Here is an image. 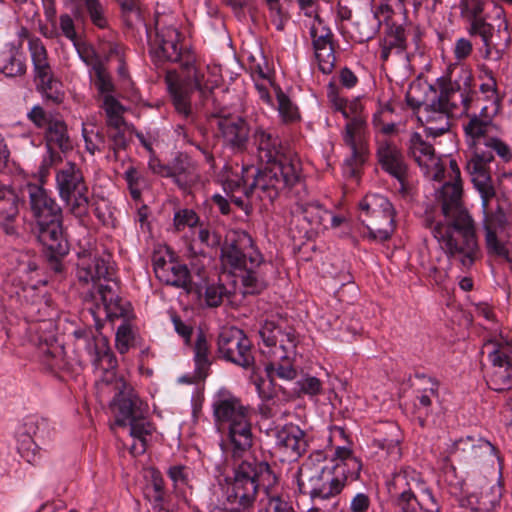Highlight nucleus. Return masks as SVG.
I'll list each match as a JSON object with an SVG mask.
<instances>
[{"mask_svg": "<svg viewBox=\"0 0 512 512\" xmlns=\"http://www.w3.org/2000/svg\"><path fill=\"white\" fill-rule=\"evenodd\" d=\"M174 226L177 231L185 227L193 228L199 224V217L192 209H181L174 215Z\"/></svg>", "mask_w": 512, "mask_h": 512, "instance_id": "57", "label": "nucleus"}, {"mask_svg": "<svg viewBox=\"0 0 512 512\" xmlns=\"http://www.w3.org/2000/svg\"><path fill=\"white\" fill-rule=\"evenodd\" d=\"M170 178L179 189L189 191L200 180L197 163L187 154L178 153L171 160Z\"/></svg>", "mask_w": 512, "mask_h": 512, "instance_id": "30", "label": "nucleus"}, {"mask_svg": "<svg viewBox=\"0 0 512 512\" xmlns=\"http://www.w3.org/2000/svg\"><path fill=\"white\" fill-rule=\"evenodd\" d=\"M484 145L494 150L505 161L511 158L509 147L503 141L494 136L488 138V140L485 141Z\"/></svg>", "mask_w": 512, "mask_h": 512, "instance_id": "64", "label": "nucleus"}, {"mask_svg": "<svg viewBox=\"0 0 512 512\" xmlns=\"http://www.w3.org/2000/svg\"><path fill=\"white\" fill-rule=\"evenodd\" d=\"M259 336L265 346L262 349L265 356L283 359L295 355L297 337L292 327H282L274 321H265L259 330Z\"/></svg>", "mask_w": 512, "mask_h": 512, "instance_id": "17", "label": "nucleus"}, {"mask_svg": "<svg viewBox=\"0 0 512 512\" xmlns=\"http://www.w3.org/2000/svg\"><path fill=\"white\" fill-rule=\"evenodd\" d=\"M26 71L23 53L19 48L10 47L0 51V72L8 77L21 76Z\"/></svg>", "mask_w": 512, "mask_h": 512, "instance_id": "38", "label": "nucleus"}, {"mask_svg": "<svg viewBox=\"0 0 512 512\" xmlns=\"http://www.w3.org/2000/svg\"><path fill=\"white\" fill-rule=\"evenodd\" d=\"M439 95L418 112V121L424 126L426 136L438 137L450 130L451 117L471 108L476 91L473 89V74L466 67L453 69L448 76L437 79Z\"/></svg>", "mask_w": 512, "mask_h": 512, "instance_id": "2", "label": "nucleus"}, {"mask_svg": "<svg viewBox=\"0 0 512 512\" xmlns=\"http://www.w3.org/2000/svg\"><path fill=\"white\" fill-rule=\"evenodd\" d=\"M327 97L335 111L343 114L347 101L339 96L338 89L333 82H330L327 87Z\"/></svg>", "mask_w": 512, "mask_h": 512, "instance_id": "63", "label": "nucleus"}, {"mask_svg": "<svg viewBox=\"0 0 512 512\" xmlns=\"http://www.w3.org/2000/svg\"><path fill=\"white\" fill-rule=\"evenodd\" d=\"M132 339L131 327L127 323L121 324L116 332V345L121 354L128 351Z\"/></svg>", "mask_w": 512, "mask_h": 512, "instance_id": "61", "label": "nucleus"}, {"mask_svg": "<svg viewBox=\"0 0 512 512\" xmlns=\"http://www.w3.org/2000/svg\"><path fill=\"white\" fill-rule=\"evenodd\" d=\"M305 432L298 426L287 424L276 430L275 450L281 461H295L306 451Z\"/></svg>", "mask_w": 512, "mask_h": 512, "instance_id": "26", "label": "nucleus"}, {"mask_svg": "<svg viewBox=\"0 0 512 512\" xmlns=\"http://www.w3.org/2000/svg\"><path fill=\"white\" fill-rule=\"evenodd\" d=\"M18 433L30 436L44 443L50 437L51 431L45 419L37 416H28L25 418Z\"/></svg>", "mask_w": 512, "mask_h": 512, "instance_id": "44", "label": "nucleus"}, {"mask_svg": "<svg viewBox=\"0 0 512 512\" xmlns=\"http://www.w3.org/2000/svg\"><path fill=\"white\" fill-rule=\"evenodd\" d=\"M314 55L319 70L323 74H330L335 68V42L331 29L324 25L323 20L316 15L309 31Z\"/></svg>", "mask_w": 512, "mask_h": 512, "instance_id": "19", "label": "nucleus"}, {"mask_svg": "<svg viewBox=\"0 0 512 512\" xmlns=\"http://www.w3.org/2000/svg\"><path fill=\"white\" fill-rule=\"evenodd\" d=\"M101 300V304H97V311H103L105 318L114 321L121 317H125L126 309L122 305V299L118 295V284L112 277L110 282H101L94 286Z\"/></svg>", "mask_w": 512, "mask_h": 512, "instance_id": "32", "label": "nucleus"}, {"mask_svg": "<svg viewBox=\"0 0 512 512\" xmlns=\"http://www.w3.org/2000/svg\"><path fill=\"white\" fill-rule=\"evenodd\" d=\"M450 180L441 188L439 201L443 222L426 219L434 238L447 257L462 270L470 269L480 258L481 251L476 237L475 223L462 202V181L458 164L450 160Z\"/></svg>", "mask_w": 512, "mask_h": 512, "instance_id": "1", "label": "nucleus"}, {"mask_svg": "<svg viewBox=\"0 0 512 512\" xmlns=\"http://www.w3.org/2000/svg\"><path fill=\"white\" fill-rule=\"evenodd\" d=\"M508 225L506 215L501 208H498L494 213L486 214L484 219L485 234L489 231L493 234L504 232Z\"/></svg>", "mask_w": 512, "mask_h": 512, "instance_id": "53", "label": "nucleus"}, {"mask_svg": "<svg viewBox=\"0 0 512 512\" xmlns=\"http://www.w3.org/2000/svg\"><path fill=\"white\" fill-rule=\"evenodd\" d=\"M484 0H461L460 9L462 17L467 20L480 16L484 9Z\"/></svg>", "mask_w": 512, "mask_h": 512, "instance_id": "60", "label": "nucleus"}, {"mask_svg": "<svg viewBox=\"0 0 512 512\" xmlns=\"http://www.w3.org/2000/svg\"><path fill=\"white\" fill-rule=\"evenodd\" d=\"M460 113L465 114L467 118V121L463 123V129L468 145L473 149H481L480 145L492 136L496 128L494 122L482 120L475 114H470L469 110L466 112L460 109Z\"/></svg>", "mask_w": 512, "mask_h": 512, "instance_id": "34", "label": "nucleus"}, {"mask_svg": "<svg viewBox=\"0 0 512 512\" xmlns=\"http://www.w3.org/2000/svg\"><path fill=\"white\" fill-rule=\"evenodd\" d=\"M109 140L111 141L110 150L113 151L115 160L119 158V152L125 150L131 140L126 128L107 131Z\"/></svg>", "mask_w": 512, "mask_h": 512, "instance_id": "54", "label": "nucleus"}, {"mask_svg": "<svg viewBox=\"0 0 512 512\" xmlns=\"http://www.w3.org/2000/svg\"><path fill=\"white\" fill-rule=\"evenodd\" d=\"M226 288L222 284H212L207 286L205 291V301L210 307H218L223 297L226 295Z\"/></svg>", "mask_w": 512, "mask_h": 512, "instance_id": "59", "label": "nucleus"}, {"mask_svg": "<svg viewBox=\"0 0 512 512\" xmlns=\"http://www.w3.org/2000/svg\"><path fill=\"white\" fill-rule=\"evenodd\" d=\"M492 350L489 352V359L494 366V371L490 377L489 385L495 391H505L512 387V357L507 347L494 342H488L484 345Z\"/></svg>", "mask_w": 512, "mask_h": 512, "instance_id": "25", "label": "nucleus"}, {"mask_svg": "<svg viewBox=\"0 0 512 512\" xmlns=\"http://www.w3.org/2000/svg\"><path fill=\"white\" fill-rule=\"evenodd\" d=\"M278 111L284 123H294L300 120L298 107L280 89H277Z\"/></svg>", "mask_w": 512, "mask_h": 512, "instance_id": "47", "label": "nucleus"}, {"mask_svg": "<svg viewBox=\"0 0 512 512\" xmlns=\"http://www.w3.org/2000/svg\"><path fill=\"white\" fill-rule=\"evenodd\" d=\"M42 442L31 438L30 436L17 434V450L20 456L28 463H34L37 458V452Z\"/></svg>", "mask_w": 512, "mask_h": 512, "instance_id": "49", "label": "nucleus"}, {"mask_svg": "<svg viewBox=\"0 0 512 512\" xmlns=\"http://www.w3.org/2000/svg\"><path fill=\"white\" fill-rule=\"evenodd\" d=\"M35 306L27 307V316L37 324L30 327L31 341L38 347V356L41 363L51 372L69 371L70 364L65 359L64 348L58 344L52 332L48 335H39L40 331H48L53 328L51 320H45L34 315Z\"/></svg>", "mask_w": 512, "mask_h": 512, "instance_id": "13", "label": "nucleus"}, {"mask_svg": "<svg viewBox=\"0 0 512 512\" xmlns=\"http://www.w3.org/2000/svg\"><path fill=\"white\" fill-rule=\"evenodd\" d=\"M393 11L388 4H381L376 17L380 14L386 24L384 36L380 41L382 61H388L392 53L398 56L404 55L407 49V36L409 30L402 24H396L392 21L391 15Z\"/></svg>", "mask_w": 512, "mask_h": 512, "instance_id": "22", "label": "nucleus"}, {"mask_svg": "<svg viewBox=\"0 0 512 512\" xmlns=\"http://www.w3.org/2000/svg\"><path fill=\"white\" fill-rule=\"evenodd\" d=\"M153 269L156 277L166 285L184 289L187 293L193 290L190 272L185 264L166 259L160 254L153 256Z\"/></svg>", "mask_w": 512, "mask_h": 512, "instance_id": "24", "label": "nucleus"}, {"mask_svg": "<svg viewBox=\"0 0 512 512\" xmlns=\"http://www.w3.org/2000/svg\"><path fill=\"white\" fill-rule=\"evenodd\" d=\"M92 70L95 75L94 84L98 92L102 96L113 94L115 86L104 64L98 61L93 65Z\"/></svg>", "mask_w": 512, "mask_h": 512, "instance_id": "50", "label": "nucleus"}, {"mask_svg": "<svg viewBox=\"0 0 512 512\" xmlns=\"http://www.w3.org/2000/svg\"><path fill=\"white\" fill-rule=\"evenodd\" d=\"M359 207L360 219L368 229V237L380 242L388 240L395 230V210L388 198L368 194Z\"/></svg>", "mask_w": 512, "mask_h": 512, "instance_id": "12", "label": "nucleus"}, {"mask_svg": "<svg viewBox=\"0 0 512 512\" xmlns=\"http://www.w3.org/2000/svg\"><path fill=\"white\" fill-rule=\"evenodd\" d=\"M454 445L457 450H471L474 458L483 454L491 455L495 451V447L489 441L482 438L475 439L473 436H467L465 439L461 438Z\"/></svg>", "mask_w": 512, "mask_h": 512, "instance_id": "45", "label": "nucleus"}, {"mask_svg": "<svg viewBox=\"0 0 512 512\" xmlns=\"http://www.w3.org/2000/svg\"><path fill=\"white\" fill-rule=\"evenodd\" d=\"M392 504L398 512H439L440 507L420 473L411 467H402L388 483Z\"/></svg>", "mask_w": 512, "mask_h": 512, "instance_id": "5", "label": "nucleus"}, {"mask_svg": "<svg viewBox=\"0 0 512 512\" xmlns=\"http://www.w3.org/2000/svg\"><path fill=\"white\" fill-rule=\"evenodd\" d=\"M37 86L43 93L46 99L54 103H60L63 100V93L61 91L62 84L55 78L54 74H50L47 78L41 77L36 79Z\"/></svg>", "mask_w": 512, "mask_h": 512, "instance_id": "46", "label": "nucleus"}, {"mask_svg": "<svg viewBox=\"0 0 512 512\" xmlns=\"http://www.w3.org/2000/svg\"><path fill=\"white\" fill-rule=\"evenodd\" d=\"M408 154L433 180L441 181L443 179L445 172L444 167L441 165L440 159L436 156L434 147L426 142L417 132L410 135Z\"/></svg>", "mask_w": 512, "mask_h": 512, "instance_id": "23", "label": "nucleus"}, {"mask_svg": "<svg viewBox=\"0 0 512 512\" xmlns=\"http://www.w3.org/2000/svg\"><path fill=\"white\" fill-rule=\"evenodd\" d=\"M217 353L220 358L244 369L255 366L252 343L239 328L228 327L221 330L217 339Z\"/></svg>", "mask_w": 512, "mask_h": 512, "instance_id": "15", "label": "nucleus"}, {"mask_svg": "<svg viewBox=\"0 0 512 512\" xmlns=\"http://www.w3.org/2000/svg\"><path fill=\"white\" fill-rule=\"evenodd\" d=\"M220 428L227 430L228 449L234 459L245 457L253 445L249 411L236 397H222L213 404Z\"/></svg>", "mask_w": 512, "mask_h": 512, "instance_id": "6", "label": "nucleus"}, {"mask_svg": "<svg viewBox=\"0 0 512 512\" xmlns=\"http://www.w3.org/2000/svg\"><path fill=\"white\" fill-rule=\"evenodd\" d=\"M438 397V383L433 379H428L426 385L423 387L420 395H418V403L415 406L420 409L423 408L426 411L432 404V399Z\"/></svg>", "mask_w": 512, "mask_h": 512, "instance_id": "56", "label": "nucleus"}, {"mask_svg": "<svg viewBox=\"0 0 512 512\" xmlns=\"http://www.w3.org/2000/svg\"><path fill=\"white\" fill-rule=\"evenodd\" d=\"M494 156L491 151L474 149L472 158L467 162L466 169L471 176L474 187L480 193L482 198V207L486 212L489 207V201L495 196V189L492 185L489 164Z\"/></svg>", "mask_w": 512, "mask_h": 512, "instance_id": "21", "label": "nucleus"}, {"mask_svg": "<svg viewBox=\"0 0 512 512\" xmlns=\"http://www.w3.org/2000/svg\"><path fill=\"white\" fill-rule=\"evenodd\" d=\"M221 261L241 281L243 294H259L267 287L266 270L268 264L254 247L253 240L246 232L236 234L235 238L221 249Z\"/></svg>", "mask_w": 512, "mask_h": 512, "instance_id": "4", "label": "nucleus"}, {"mask_svg": "<svg viewBox=\"0 0 512 512\" xmlns=\"http://www.w3.org/2000/svg\"><path fill=\"white\" fill-rule=\"evenodd\" d=\"M374 447L385 450L388 456L399 459L401 456L400 449V432L396 425H390L389 433L378 432L377 437L372 441Z\"/></svg>", "mask_w": 512, "mask_h": 512, "instance_id": "42", "label": "nucleus"}, {"mask_svg": "<svg viewBox=\"0 0 512 512\" xmlns=\"http://www.w3.org/2000/svg\"><path fill=\"white\" fill-rule=\"evenodd\" d=\"M470 26L468 32L471 36H479L484 45L483 58L500 60L510 44V34L507 23H504L503 30L498 29L497 40H495V29L485 18L476 16L468 19Z\"/></svg>", "mask_w": 512, "mask_h": 512, "instance_id": "18", "label": "nucleus"}, {"mask_svg": "<svg viewBox=\"0 0 512 512\" xmlns=\"http://www.w3.org/2000/svg\"><path fill=\"white\" fill-rule=\"evenodd\" d=\"M253 137L257 146L258 157L262 162L266 164L299 162L298 159L292 158L282 151L283 148L278 136L262 128H257Z\"/></svg>", "mask_w": 512, "mask_h": 512, "instance_id": "29", "label": "nucleus"}, {"mask_svg": "<svg viewBox=\"0 0 512 512\" xmlns=\"http://www.w3.org/2000/svg\"><path fill=\"white\" fill-rule=\"evenodd\" d=\"M63 219L49 220L47 224L38 226V240L46 249V252L66 255L69 252L68 241L63 232Z\"/></svg>", "mask_w": 512, "mask_h": 512, "instance_id": "33", "label": "nucleus"}, {"mask_svg": "<svg viewBox=\"0 0 512 512\" xmlns=\"http://www.w3.org/2000/svg\"><path fill=\"white\" fill-rule=\"evenodd\" d=\"M212 116L216 118L217 135L223 145L234 152L245 151L250 136L247 121L239 115H232L225 108L218 109Z\"/></svg>", "mask_w": 512, "mask_h": 512, "instance_id": "16", "label": "nucleus"}, {"mask_svg": "<svg viewBox=\"0 0 512 512\" xmlns=\"http://www.w3.org/2000/svg\"><path fill=\"white\" fill-rule=\"evenodd\" d=\"M269 363L265 366V371L270 383L272 384L275 376L283 380H293L297 376V371L293 365V356L287 358L276 359L275 356H266Z\"/></svg>", "mask_w": 512, "mask_h": 512, "instance_id": "39", "label": "nucleus"}, {"mask_svg": "<svg viewBox=\"0 0 512 512\" xmlns=\"http://www.w3.org/2000/svg\"><path fill=\"white\" fill-rule=\"evenodd\" d=\"M300 172V162L266 164L264 168L257 170L253 182L245 188L244 194L247 198L267 199L272 203L283 189L300 183Z\"/></svg>", "mask_w": 512, "mask_h": 512, "instance_id": "8", "label": "nucleus"}, {"mask_svg": "<svg viewBox=\"0 0 512 512\" xmlns=\"http://www.w3.org/2000/svg\"><path fill=\"white\" fill-rule=\"evenodd\" d=\"M26 191L37 224H47L49 220L63 219L62 208L54 198L48 195L47 191L42 186L28 184Z\"/></svg>", "mask_w": 512, "mask_h": 512, "instance_id": "28", "label": "nucleus"}, {"mask_svg": "<svg viewBox=\"0 0 512 512\" xmlns=\"http://www.w3.org/2000/svg\"><path fill=\"white\" fill-rule=\"evenodd\" d=\"M113 276L110 254L98 255L88 250L78 253L77 278L80 282L95 286L101 282H110Z\"/></svg>", "mask_w": 512, "mask_h": 512, "instance_id": "20", "label": "nucleus"}, {"mask_svg": "<svg viewBox=\"0 0 512 512\" xmlns=\"http://www.w3.org/2000/svg\"><path fill=\"white\" fill-rule=\"evenodd\" d=\"M501 496V487L498 484L486 483L479 492L472 493L468 501L478 512H491L499 506Z\"/></svg>", "mask_w": 512, "mask_h": 512, "instance_id": "37", "label": "nucleus"}, {"mask_svg": "<svg viewBox=\"0 0 512 512\" xmlns=\"http://www.w3.org/2000/svg\"><path fill=\"white\" fill-rule=\"evenodd\" d=\"M20 199L15 189L0 181V216L12 220L19 212Z\"/></svg>", "mask_w": 512, "mask_h": 512, "instance_id": "43", "label": "nucleus"}, {"mask_svg": "<svg viewBox=\"0 0 512 512\" xmlns=\"http://www.w3.org/2000/svg\"><path fill=\"white\" fill-rule=\"evenodd\" d=\"M86 350L96 373L117 368L116 357L106 338L93 337L92 341L86 345Z\"/></svg>", "mask_w": 512, "mask_h": 512, "instance_id": "36", "label": "nucleus"}, {"mask_svg": "<svg viewBox=\"0 0 512 512\" xmlns=\"http://www.w3.org/2000/svg\"><path fill=\"white\" fill-rule=\"evenodd\" d=\"M268 463L247 457L234 470L233 482L226 491V501L231 505L225 512H250L253 509L260 482L271 475Z\"/></svg>", "mask_w": 512, "mask_h": 512, "instance_id": "7", "label": "nucleus"}, {"mask_svg": "<svg viewBox=\"0 0 512 512\" xmlns=\"http://www.w3.org/2000/svg\"><path fill=\"white\" fill-rule=\"evenodd\" d=\"M485 243L489 254L496 255L498 257L504 258L508 262H512V259L509 256V248L507 246L508 243L500 241L497 237V234H493L490 231L486 233Z\"/></svg>", "mask_w": 512, "mask_h": 512, "instance_id": "55", "label": "nucleus"}, {"mask_svg": "<svg viewBox=\"0 0 512 512\" xmlns=\"http://www.w3.org/2000/svg\"><path fill=\"white\" fill-rule=\"evenodd\" d=\"M56 188L59 197L69 212L81 218L88 214L89 189L82 170L72 162H68L56 172Z\"/></svg>", "mask_w": 512, "mask_h": 512, "instance_id": "11", "label": "nucleus"}, {"mask_svg": "<svg viewBox=\"0 0 512 512\" xmlns=\"http://www.w3.org/2000/svg\"><path fill=\"white\" fill-rule=\"evenodd\" d=\"M300 390L308 395H318L322 391L321 381L313 376L305 377L299 381Z\"/></svg>", "mask_w": 512, "mask_h": 512, "instance_id": "62", "label": "nucleus"}, {"mask_svg": "<svg viewBox=\"0 0 512 512\" xmlns=\"http://www.w3.org/2000/svg\"><path fill=\"white\" fill-rule=\"evenodd\" d=\"M293 212L313 227L325 226L330 216V212L316 202L297 203Z\"/></svg>", "mask_w": 512, "mask_h": 512, "instance_id": "41", "label": "nucleus"}, {"mask_svg": "<svg viewBox=\"0 0 512 512\" xmlns=\"http://www.w3.org/2000/svg\"><path fill=\"white\" fill-rule=\"evenodd\" d=\"M378 161L383 170L395 177L403 187L407 177V165L398 147L389 141H382L377 149Z\"/></svg>", "mask_w": 512, "mask_h": 512, "instance_id": "31", "label": "nucleus"}, {"mask_svg": "<svg viewBox=\"0 0 512 512\" xmlns=\"http://www.w3.org/2000/svg\"><path fill=\"white\" fill-rule=\"evenodd\" d=\"M180 33L174 27H166L156 34L153 55L156 63H178L182 74L194 78L195 86L199 85V73L195 67V56L180 45Z\"/></svg>", "mask_w": 512, "mask_h": 512, "instance_id": "14", "label": "nucleus"}, {"mask_svg": "<svg viewBox=\"0 0 512 512\" xmlns=\"http://www.w3.org/2000/svg\"><path fill=\"white\" fill-rule=\"evenodd\" d=\"M334 456V460L336 461L335 464H343L345 474L348 472V467H352L357 471V473L359 472L360 464L358 460L352 456L350 449L346 447H337L335 449Z\"/></svg>", "mask_w": 512, "mask_h": 512, "instance_id": "58", "label": "nucleus"}, {"mask_svg": "<svg viewBox=\"0 0 512 512\" xmlns=\"http://www.w3.org/2000/svg\"><path fill=\"white\" fill-rule=\"evenodd\" d=\"M82 4L91 22L98 28L104 29L108 25V21L105 15V8L103 7L100 0H77Z\"/></svg>", "mask_w": 512, "mask_h": 512, "instance_id": "51", "label": "nucleus"}, {"mask_svg": "<svg viewBox=\"0 0 512 512\" xmlns=\"http://www.w3.org/2000/svg\"><path fill=\"white\" fill-rule=\"evenodd\" d=\"M98 383L111 387L115 392L113 403L117 407L116 423L128 426L129 434L135 442L129 447L133 456L146 451V437L152 433V425L147 420L145 404L122 377L116 376V369L98 372Z\"/></svg>", "mask_w": 512, "mask_h": 512, "instance_id": "3", "label": "nucleus"}, {"mask_svg": "<svg viewBox=\"0 0 512 512\" xmlns=\"http://www.w3.org/2000/svg\"><path fill=\"white\" fill-rule=\"evenodd\" d=\"M210 346L207 342L205 334L200 331L197 334L196 342L194 345V359L196 363V367L200 372H205L211 362H210Z\"/></svg>", "mask_w": 512, "mask_h": 512, "instance_id": "48", "label": "nucleus"}, {"mask_svg": "<svg viewBox=\"0 0 512 512\" xmlns=\"http://www.w3.org/2000/svg\"><path fill=\"white\" fill-rule=\"evenodd\" d=\"M361 111L362 105L358 100L347 102L343 111L344 118L350 119L343 134V141L351 150V156L345 160V170L353 177L358 174L359 168L368 157L367 124Z\"/></svg>", "mask_w": 512, "mask_h": 512, "instance_id": "10", "label": "nucleus"}, {"mask_svg": "<svg viewBox=\"0 0 512 512\" xmlns=\"http://www.w3.org/2000/svg\"><path fill=\"white\" fill-rule=\"evenodd\" d=\"M29 51L34 66L35 79L52 74V68L48 62L47 50L39 38H30Z\"/></svg>", "mask_w": 512, "mask_h": 512, "instance_id": "40", "label": "nucleus"}, {"mask_svg": "<svg viewBox=\"0 0 512 512\" xmlns=\"http://www.w3.org/2000/svg\"><path fill=\"white\" fill-rule=\"evenodd\" d=\"M45 137L47 148L50 153L48 165L61 161L60 155L54 151L55 148L60 149L62 152L72 149V143L67 134V126L63 121H50L46 128Z\"/></svg>", "mask_w": 512, "mask_h": 512, "instance_id": "35", "label": "nucleus"}, {"mask_svg": "<svg viewBox=\"0 0 512 512\" xmlns=\"http://www.w3.org/2000/svg\"><path fill=\"white\" fill-rule=\"evenodd\" d=\"M83 138L85 141V148L91 154L101 152L106 147L105 134L101 129L93 127L91 130L83 128Z\"/></svg>", "mask_w": 512, "mask_h": 512, "instance_id": "52", "label": "nucleus"}, {"mask_svg": "<svg viewBox=\"0 0 512 512\" xmlns=\"http://www.w3.org/2000/svg\"><path fill=\"white\" fill-rule=\"evenodd\" d=\"M348 475L343 464L317 466L305 463L299 469L298 486L302 493L312 499H329L338 495L346 485Z\"/></svg>", "mask_w": 512, "mask_h": 512, "instance_id": "9", "label": "nucleus"}, {"mask_svg": "<svg viewBox=\"0 0 512 512\" xmlns=\"http://www.w3.org/2000/svg\"><path fill=\"white\" fill-rule=\"evenodd\" d=\"M177 75L175 72L168 71L166 81L168 84L169 92L172 97L173 105L175 110L185 118H188L192 113L190 94L194 90H200L203 93L201 87L202 75L199 74V85L195 86L194 78L190 79L186 74H181L180 79H175Z\"/></svg>", "mask_w": 512, "mask_h": 512, "instance_id": "27", "label": "nucleus"}]
</instances>
